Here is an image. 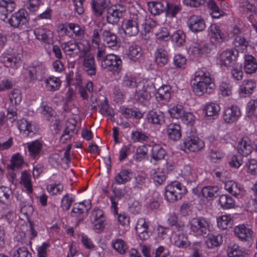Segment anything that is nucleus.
Wrapping results in <instances>:
<instances>
[{
	"label": "nucleus",
	"mask_w": 257,
	"mask_h": 257,
	"mask_svg": "<svg viewBox=\"0 0 257 257\" xmlns=\"http://www.w3.org/2000/svg\"><path fill=\"white\" fill-rule=\"evenodd\" d=\"M0 61L5 66L13 69H17L20 65V59L15 56L3 55Z\"/></svg>",
	"instance_id": "obj_28"
},
{
	"label": "nucleus",
	"mask_w": 257,
	"mask_h": 257,
	"mask_svg": "<svg viewBox=\"0 0 257 257\" xmlns=\"http://www.w3.org/2000/svg\"><path fill=\"white\" fill-rule=\"evenodd\" d=\"M15 3L3 1L0 3V19L5 20L9 13H12L15 8Z\"/></svg>",
	"instance_id": "obj_30"
},
{
	"label": "nucleus",
	"mask_w": 257,
	"mask_h": 257,
	"mask_svg": "<svg viewBox=\"0 0 257 257\" xmlns=\"http://www.w3.org/2000/svg\"><path fill=\"white\" fill-rule=\"evenodd\" d=\"M256 87L255 82L251 79L244 80L240 85L239 94L241 97H246L251 95Z\"/></svg>",
	"instance_id": "obj_16"
},
{
	"label": "nucleus",
	"mask_w": 257,
	"mask_h": 257,
	"mask_svg": "<svg viewBox=\"0 0 257 257\" xmlns=\"http://www.w3.org/2000/svg\"><path fill=\"white\" fill-rule=\"evenodd\" d=\"M109 1L103 0L101 3L93 0L91 2V8L94 15L96 17H100L102 15L105 8L109 6Z\"/></svg>",
	"instance_id": "obj_31"
},
{
	"label": "nucleus",
	"mask_w": 257,
	"mask_h": 257,
	"mask_svg": "<svg viewBox=\"0 0 257 257\" xmlns=\"http://www.w3.org/2000/svg\"><path fill=\"white\" fill-rule=\"evenodd\" d=\"M118 208L117 204L113 201V214L117 215V220L118 222L122 225H125L129 223V218L125 214V213H118Z\"/></svg>",
	"instance_id": "obj_58"
},
{
	"label": "nucleus",
	"mask_w": 257,
	"mask_h": 257,
	"mask_svg": "<svg viewBox=\"0 0 257 257\" xmlns=\"http://www.w3.org/2000/svg\"><path fill=\"white\" fill-rule=\"evenodd\" d=\"M74 200L73 198L69 197L68 194H65L61 199V207L63 210H68Z\"/></svg>",
	"instance_id": "obj_63"
},
{
	"label": "nucleus",
	"mask_w": 257,
	"mask_h": 257,
	"mask_svg": "<svg viewBox=\"0 0 257 257\" xmlns=\"http://www.w3.org/2000/svg\"><path fill=\"white\" fill-rule=\"evenodd\" d=\"M218 226L222 229L231 228L233 224V220L228 215H222L217 218Z\"/></svg>",
	"instance_id": "obj_40"
},
{
	"label": "nucleus",
	"mask_w": 257,
	"mask_h": 257,
	"mask_svg": "<svg viewBox=\"0 0 257 257\" xmlns=\"http://www.w3.org/2000/svg\"><path fill=\"white\" fill-rule=\"evenodd\" d=\"M18 127L21 132L27 136L33 135L37 128L32 122L29 121L25 119H22L18 121Z\"/></svg>",
	"instance_id": "obj_20"
},
{
	"label": "nucleus",
	"mask_w": 257,
	"mask_h": 257,
	"mask_svg": "<svg viewBox=\"0 0 257 257\" xmlns=\"http://www.w3.org/2000/svg\"><path fill=\"white\" fill-rule=\"evenodd\" d=\"M131 139L134 142L143 143L148 140L149 136L147 134L137 130L132 131Z\"/></svg>",
	"instance_id": "obj_51"
},
{
	"label": "nucleus",
	"mask_w": 257,
	"mask_h": 257,
	"mask_svg": "<svg viewBox=\"0 0 257 257\" xmlns=\"http://www.w3.org/2000/svg\"><path fill=\"white\" fill-rule=\"evenodd\" d=\"M218 187L217 186H207L202 188V196L208 200H213L217 194Z\"/></svg>",
	"instance_id": "obj_35"
},
{
	"label": "nucleus",
	"mask_w": 257,
	"mask_h": 257,
	"mask_svg": "<svg viewBox=\"0 0 257 257\" xmlns=\"http://www.w3.org/2000/svg\"><path fill=\"white\" fill-rule=\"evenodd\" d=\"M184 145L186 149L195 152L200 151L204 147V143L197 137L190 136L185 139Z\"/></svg>",
	"instance_id": "obj_9"
},
{
	"label": "nucleus",
	"mask_w": 257,
	"mask_h": 257,
	"mask_svg": "<svg viewBox=\"0 0 257 257\" xmlns=\"http://www.w3.org/2000/svg\"><path fill=\"white\" fill-rule=\"evenodd\" d=\"M188 25L189 29L194 32L202 31L206 27L204 20L197 15H193L189 18Z\"/></svg>",
	"instance_id": "obj_13"
},
{
	"label": "nucleus",
	"mask_w": 257,
	"mask_h": 257,
	"mask_svg": "<svg viewBox=\"0 0 257 257\" xmlns=\"http://www.w3.org/2000/svg\"><path fill=\"white\" fill-rule=\"evenodd\" d=\"M8 22L14 28H18L28 22V13L25 9H21L13 14L8 19Z\"/></svg>",
	"instance_id": "obj_6"
},
{
	"label": "nucleus",
	"mask_w": 257,
	"mask_h": 257,
	"mask_svg": "<svg viewBox=\"0 0 257 257\" xmlns=\"http://www.w3.org/2000/svg\"><path fill=\"white\" fill-rule=\"evenodd\" d=\"M191 231L195 235L204 236L209 231V225L205 218L196 217L192 218L189 223Z\"/></svg>",
	"instance_id": "obj_4"
},
{
	"label": "nucleus",
	"mask_w": 257,
	"mask_h": 257,
	"mask_svg": "<svg viewBox=\"0 0 257 257\" xmlns=\"http://www.w3.org/2000/svg\"><path fill=\"white\" fill-rule=\"evenodd\" d=\"M149 122L154 124H161L164 122V115L160 111H150L147 114Z\"/></svg>",
	"instance_id": "obj_27"
},
{
	"label": "nucleus",
	"mask_w": 257,
	"mask_h": 257,
	"mask_svg": "<svg viewBox=\"0 0 257 257\" xmlns=\"http://www.w3.org/2000/svg\"><path fill=\"white\" fill-rule=\"evenodd\" d=\"M189 51L194 55H201L210 53L211 48L209 43L200 41L190 46Z\"/></svg>",
	"instance_id": "obj_14"
},
{
	"label": "nucleus",
	"mask_w": 257,
	"mask_h": 257,
	"mask_svg": "<svg viewBox=\"0 0 257 257\" xmlns=\"http://www.w3.org/2000/svg\"><path fill=\"white\" fill-rule=\"evenodd\" d=\"M237 149L238 153L242 156L249 155L253 150L251 141L247 137L243 138L238 142Z\"/></svg>",
	"instance_id": "obj_18"
},
{
	"label": "nucleus",
	"mask_w": 257,
	"mask_h": 257,
	"mask_svg": "<svg viewBox=\"0 0 257 257\" xmlns=\"http://www.w3.org/2000/svg\"><path fill=\"white\" fill-rule=\"evenodd\" d=\"M13 257H32L30 252L25 247H19L14 250Z\"/></svg>",
	"instance_id": "obj_62"
},
{
	"label": "nucleus",
	"mask_w": 257,
	"mask_h": 257,
	"mask_svg": "<svg viewBox=\"0 0 257 257\" xmlns=\"http://www.w3.org/2000/svg\"><path fill=\"white\" fill-rule=\"evenodd\" d=\"M169 185L173 188L174 191L176 195L179 196L178 197L180 198H182V194H184L187 192L186 187L177 181L171 182Z\"/></svg>",
	"instance_id": "obj_52"
},
{
	"label": "nucleus",
	"mask_w": 257,
	"mask_h": 257,
	"mask_svg": "<svg viewBox=\"0 0 257 257\" xmlns=\"http://www.w3.org/2000/svg\"><path fill=\"white\" fill-rule=\"evenodd\" d=\"M224 188L230 194L239 197L243 192V188L241 185L232 180H228L225 183Z\"/></svg>",
	"instance_id": "obj_19"
},
{
	"label": "nucleus",
	"mask_w": 257,
	"mask_h": 257,
	"mask_svg": "<svg viewBox=\"0 0 257 257\" xmlns=\"http://www.w3.org/2000/svg\"><path fill=\"white\" fill-rule=\"evenodd\" d=\"M209 35L211 39L219 43H221L225 40V36L221 31L219 27L216 24H212L210 26L209 31Z\"/></svg>",
	"instance_id": "obj_26"
},
{
	"label": "nucleus",
	"mask_w": 257,
	"mask_h": 257,
	"mask_svg": "<svg viewBox=\"0 0 257 257\" xmlns=\"http://www.w3.org/2000/svg\"><path fill=\"white\" fill-rule=\"evenodd\" d=\"M33 206L26 202L21 201L20 203V212L24 214L27 218L28 221L30 220L29 218L34 212Z\"/></svg>",
	"instance_id": "obj_44"
},
{
	"label": "nucleus",
	"mask_w": 257,
	"mask_h": 257,
	"mask_svg": "<svg viewBox=\"0 0 257 257\" xmlns=\"http://www.w3.org/2000/svg\"><path fill=\"white\" fill-rule=\"evenodd\" d=\"M121 112L124 113L127 117L134 116L136 118L140 119L143 116V113L137 108L132 109L123 108L121 109Z\"/></svg>",
	"instance_id": "obj_57"
},
{
	"label": "nucleus",
	"mask_w": 257,
	"mask_h": 257,
	"mask_svg": "<svg viewBox=\"0 0 257 257\" xmlns=\"http://www.w3.org/2000/svg\"><path fill=\"white\" fill-rule=\"evenodd\" d=\"M235 236L241 241H249L252 239L253 231L244 224L236 226L234 228Z\"/></svg>",
	"instance_id": "obj_11"
},
{
	"label": "nucleus",
	"mask_w": 257,
	"mask_h": 257,
	"mask_svg": "<svg viewBox=\"0 0 257 257\" xmlns=\"http://www.w3.org/2000/svg\"><path fill=\"white\" fill-rule=\"evenodd\" d=\"M127 54L131 60L136 61L142 56L143 51L139 45L133 44L128 47Z\"/></svg>",
	"instance_id": "obj_33"
},
{
	"label": "nucleus",
	"mask_w": 257,
	"mask_h": 257,
	"mask_svg": "<svg viewBox=\"0 0 257 257\" xmlns=\"http://www.w3.org/2000/svg\"><path fill=\"white\" fill-rule=\"evenodd\" d=\"M167 132L169 138L173 141H178L181 137V126L178 123H171L168 124Z\"/></svg>",
	"instance_id": "obj_21"
},
{
	"label": "nucleus",
	"mask_w": 257,
	"mask_h": 257,
	"mask_svg": "<svg viewBox=\"0 0 257 257\" xmlns=\"http://www.w3.org/2000/svg\"><path fill=\"white\" fill-rule=\"evenodd\" d=\"M83 65L85 71L89 75H94L96 73V67L94 58L92 54H89L85 57Z\"/></svg>",
	"instance_id": "obj_23"
},
{
	"label": "nucleus",
	"mask_w": 257,
	"mask_h": 257,
	"mask_svg": "<svg viewBox=\"0 0 257 257\" xmlns=\"http://www.w3.org/2000/svg\"><path fill=\"white\" fill-rule=\"evenodd\" d=\"M222 242V237L220 234H218L217 235L210 234L207 236L205 241L206 245L209 248L217 247L219 246Z\"/></svg>",
	"instance_id": "obj_38"
},
{
	"label": "nucleus",
	"mask_w": 257,
	"mask_h": 257,
	"mask_svg": "<svg viewBox=\"0 0 257 257\" xmlns=\"http://www.w3.org/2000/svg\"><path fill=\"white\" fill-rule=\"evenodd\" d=\"M148 10L151 14L155 16L160 14L165 11L167 7L164 2H152L148 3Z\"/></svg>",
	"instance_id": "obj_29"
},
{
	"label": "nucleus",
	"mask_w": 257,
	"mask_h": 257,
	"mask_svg": "<svg viewBox=\"0 0 257 257\" xmlns=\"http://www.w3.org/2000/svg\"><path fill=\"white\" fill-rule=\"evenodd\" d=\"M11 168L14 170L15 168H20L24 163L22 156L19 153L14 155L11 159Z\"/></svg>",
	"instance_id": "obj_61"
},
{
	"label": "nucleus",
	"mask_w": 257,
	"mask_h": 257,
	"mask_svg": "<svg viewBox=\"0 0 257 257\" xmlns=\"http://www.w3.org/2000/svg\"><path fill=\"white\" fill-rule=\"evenodd\" d=\"M21 183L24 185L29 193H31L32 192L33 188L31 181V175L26 171L22 173Z\"/></svg>",
	"instance_id": "obj_46"
},
{
	"label": "nucleus",
	"mask_w": 257,
	"mask_h": 257,
	"mask_svg": "<svg viewBox=\"0 0 257 257\" xmlns=\"http://www.w3.org/2000/svg\"><path fill=\"white\" fill-rule=\"evenodd\" d=\"M219 202L224 209H230L233 208L235 205V202L232 197L223 194L221 195L219 199Z\"/></svg>",
	"instance_id": "obj_41"
},
{
	"label": "nucleus",
	"mask_w": 257,
	"mask_h": 257,
	"mask_svg": "<svg viewBox=\"0 0 257 257\" xmlns=\"http://www.w3.org/2000/svg\"><path fill=\"white\" fill-rule=\"evenodd\" d=\"M246 166L248 173L251 175H255L257 173V161L256 160H249L246 163Z\"/></svg>",
	"instance_id": "obj_64"
},
{
	"label": "nucleus",
	"mask_w": 257,
	"mask_h": 257,
	"mask_svg": "<svg viewBox=\"0 0 257 257\" xmlns=\"http://www.w3.org/2000/svg\"><path fill=\"white\" fill-rule=\"evenodd\" d=\"M238 55V50H228L221 52L218 57L219 64L221 67L231 66L235 61Z\"/></svg>",
	"instance_id": "obj_7"
},
{
	"label": "nucleus",
	"mask_w": 257,
	"mask_h": 257,
	"mask_svg": "<svg viewBox=\"0 0 257 257\" xmlns=\"http://www.w3.org/2000/svg\"><path fill=\"white\" fill-rule=\"evenodd\" d=\"M178 196H179L177 195L174 191L173 188H172L169 184H168L166 187L165 194V197L166 199L168 202H174L178 199H181Z\"/></svg>",
	"instance_id": "obj_55"
},
{
	"label": "nucleus",
	"mask_w": 257,
	"mask_h": 257,
	"mask_svg": "<svg viewBox=\"0 0 257 257\" xmlns=\"http://www.w3.org/2000/svg\"><path fill=\"white\" fill-rule=\"evenodd\" d=\"M156 98L159 100L168 101L171 98V87L167 85H164L160 87L157 91Z\"/></svg>",
	"instance_id": "obj_34"
},
{
	"label": "nucleus",
	"mask_w": 257,
	"mask_h": 257,
	"mask_svg": "<svg viewBox=\"0 0 257 257\" xmlns=\"http://www.w3.org/2000/svg\"><path fill=\"white\" fill-rule=\"evenodd\" d=\"M135 229L140 239L145 240L149 238L150 236V232L148 230L149 225L144 218H141L138 219Z\"/></svg>",
	"instance_id": "obj_12"
},
{
	"label": "nucleus",
	"mask_w": 257,
	"mask_h": 257,
	"mask_svg": "<svg viewBox=\"0 0 257 257\" xmlns=\"http://www.w3.org/2000/svg\"><path fill=\"white\" fill-rule=\"evenodd\" d=\"M214 87L209 73L201 71L196 72L192 82V90L196 95L201 96L204 93H210Z\"/></svg>",
	"instance_id": "obj_2"
},
{
	"label": "nucleus",
	"mask_w": 257,
	"mask_h": 257,
	"mask_svg": "<svg viewBox=\"0 0 257 257\" xmlns=\"http://www.w3.org/2000/svg\"><path fill=\"white\" fill-rule=\"evenodd\" d=\"M246 112L249 117H257V99H251L247 103Z\"/></svg>",
	"instance_id": "obj_56"
},
{
	"label": "nucleus",
	"mask_w": 257,
	"mask_h": 257,
	"mask_svg": "<svg viewBox=\"0 0 257 257\" xmlns=\"http://www.w3.org/2000/svg\"><path fill=\"white\" fill-rule=\"evenodd\" d=\"M170 38L172 41L174 42L177 46L180 47L185 43L186 36L182 31L178 30L174 32L170 36Z\"/></svg>",
	"instance_id": "obj_43"
},
{
	"label": "nucleus",
	"mask_w": 257,
	"mask_h": 257,
	"mask_svg": "<svg viewBox=\"0 0 257 257\" xmlns=\"http://www.w3.org/2000/svg\"><path fill=\"white\" fill-rule=\"evenodd\" d=\"M240 115L239 108L237 106L232 105L224 110L223 118L226 123H232L236 121Z\"/></svg>",
	"instance_id": "obj_10"
},
{
	"label": "nucleus",
	"mask_w": 257,
	"mask_h": 257,
	"mask_svg": "<svg viewBox=\"0 0 257 257\" xmlns=\"http://www.w3.org/2000/svg\"><path fill=\"white\" fill-rule=\"evenodd\" d=\"M10 104L18 105L22 100L21 91L20 89H14L9 94Z\"/></svg>",
	"instance_id": "obj_54"
},
{
	"label": "nucleus",
	"mask_w": 257,
	"mask_h": 257,
	"mask_svg": "<svg viewBox=\"0 0 257 257\" xmlns=\"http://www.w3.org/2000/svg\"><path fill=\"white\" fill-rule=\"evenodd\" d=\"M12 194L11 190L6 187H0V202L3 204L6 203Z\"/></svg>",
	"instance_id": "obj_60"
},
{
	"label": "nucleus",
	"mask_w": 257,
	"mask_h": 257,
	"mask_svg": "<svg viewBox=\"0 0 257 257\" xmlns=\"http://www.w3.org/2000/svg\"><path fill=\"white\" fill-rule=\"evenodd\" d=\"M166 155V152L162 146L158 144H154L151 150V162L153 160V163H156L158 161L164 159Z\"/></svg>",
	"instance_id": "obj_25"
},
{
	"label": "nucleus",
	"mask_w": 257,
	"mask_h": 257,
	"mask_svg": "<svg viewBox=\"0 0 257 257\" xmlns=\"http://www.w3.org/2000/svg\"><path fill=\"white\" fill-rule=\"evenodd\" d=\"M34 34L37 39L45 44H51L53 42V33L46 29L38 28L34 30Z\"/></svg>",
	"instance_id": "obj_17"
},
{
	"label": "nucleus",
	"mask_w": 257,
	"mask_h": 257,
	"mask_svg": "<svg viewBox=\"0 0 257 257\" xmlns=\"http://www.w3.org/2000/svg\"><path fill=\"white\" fill-rule=\"evenodd\" d=\"M105 218L102 210L94 209L92 214V221L93 224H104Z\"/></svg>",
	"instance_id": "obj_47"
},
{
	"label": "nucleus",
	"mask_w": 257,
	"mask_h": 257,
	"mask_svg": "<svg viewBox=\"0 0 257 257\" xmlns=\"http://www.w3.org/2000/svg\"><path fill=\"white\" fill-rule=\"evenodd\" d=\"M144 15H140L138 12L134 16L132 19L127 20L123 23L122 27L121 29L119 28L118 25H116L117 29L120 34L123 32L131 36H136L139 33V25H141V23H144Z\"/></svg>",
	"instance_id": "obj_3"
},
{
	"label": "nucleus",
	"mask_w": 257,
	"mask_h": 257,
	"mask_svg": "<svg viewBox=\"0 0 257 257\" xmlns=\"http://www.w3.org/2000/svg\"><path fill=\"white\" fill-rule=\"evenodd\" d=\"M140 15H144L145 20L144 23H141V25L144 27V29L146 32L150 31V29L155 27L157 25V23L155 21L150 19H147V15L146 12L143 11L139 12Z\"/></svg>",
	"instance_id": "obj_50"
},
{
	"label": "nucleus",
	"mask_w": 257,
	"mask_h": 257,
	"mask_svg": "<svg viewBox=\"0 0 257 257\" xmlns=\"http://www.w3.org/2000/svg\"><path fill=\"white\" fill-rule=\"evenodd\" d=\"M113 249L120 254H124L127 249V246L125 241L120 238L113 240Z\"/></svg>",
	"instance_id": "obj_48"
},
{
	"label": "nucleus",
	"mask_w": 257,
	"mask_h": 257,
	"mask_svg": "<svg viewBox=\"0 0 257 257\" xmlns=\"http://www.w3.org/2000/svg\"><path fill=\"white\" fill-rule=\"evenodd\" d=\"M169 113L172 117L179 119L181 115L183 114L184 109L181 105H171L168 110Z\"/></svg>",
	"instance_id": "obj_49"
},
{
	"label": "nucleus",
	"mask_w": 257,
	"mask_h": 257,
	"mask_svg": "<svg viewBox=\"0 0 257 257\" xmlns=\"http://www.w3.org/2000/svg\"><path fill=\"white\" fill-rule=\"evenodd\" d=\"M122 85L131 88H136L134 96L135 100L144 103L151 98V95L148 91L149 85L145 80H137L131 75L126 74L123 78Z\"/></svg>",
	"instance_id": "obj_1"
},
{
	"label": "nucleus",
	"mask_w": 257,
	"mask_h": 257,
	"mask_svg": "<svg viewBox=\"0 0 257 257\" xmlns=\"http://www.w3.org/2000/svg\"><path fill=\"white\" fill-rule=\"evenodd\" d=\"M131 175L129 170H122L115 176V182L117 184H124L131 180Z\"/></svg>",
	"instance_id": "obj_42"
},
{
	"label": "nucleus",
	"mask_w": 257,
	"mask_h": 257,
	"mask_svg": "<svg viewBox=\"0 0 257 257\" xmlns=\"http://www.w3.org/2000/svg\"><path fill=\"white\" fill-rule=\"evenodd\" d=\"M227 253L228 257H243L244 250L238 245L233 244L228 247Z\"/></svg>",
	"instance_id": "obj_39"
},
{
	"label": "nucleus",
	"mask_w": 257,
	"mask_h": 257,
	"mask_svg": "<svg viewBox=\"0 0 257 257\" xmlns=\"http://www.w3.org/2000/svg\"><path fill=\"white\" fill-rule=\"evenodd\" d=\"M155 61L160 67L165 66L168 62L169 54L163 47L157 49L155 53Z\"/></svg>",
	"instance_id": "obj_22"
},
{
	"label": "nucleus",
	"mask_w": 257,
	"mask_h": 257,
	"mask_svg": "<svg viewBox=\"0 0 257 257\" xmlns=\"http://www.w3.org/2000/svg\"><path fill=\"white\" fill-rule=\"evenodd\" d=\"M46 88L48 91H55L59 89L61 86V80L58 77H49L45 81Z\"/></svg>",
	"instance_id": "obj_36"
},
{
	"label": "nucleus",
	"mask_w": 257,
	"mask_h": 257,
	"mask_svg": "<svg viewBox=\"0 0 257 257\" xmlns=\"http://www.w3.org/2000/svg\"><path fill=\"white\" fill-rule=\"evenodd\" d=\"M203 110L207 116L212 117L213 118H214V117L218 114L220 107L217 103L208 102L204 105Z\"/></svg>",
	"instance_id": "obj_32"
},
{
	"label": "nucleus",
	"mask_w": 257,
	"mask_h": 257,
	"mask_svg": "<svg viewBox=\"0 0 257 257\" xmlns=\"http://www.w3.org/2000/svg\"><path fill=\"white\" fill-rule=\"evenodd\" d=\"M209 9L211 11V15L213 18H218L224 15V13L220 10L216 3L213 0H209L207 2Z\"/></svg>",
	"instance_id": "obj_45"
},
{
	"label": "nucleus",
	"mask_w": 257,
	"mask_h": 257,
	"mask_svg": "<svg viewBox=\"0 0 257 257\" xmlns=\"http://www.w3.org/2000/svg\"><path fill=\"white\" fill-rule=\"evenodd\" d=\"M244 69L246 73L252 74L257 69V62L253 56L245 55L244 56Z\"/></svg>",
	"instance_id": "obj_24"
},
{
	"label": "nucleus",
	"mask_w": 257,
	"mask_h": 257,
	"mask_svg": "<svg viewBox=\"0 0 257 257\" xmlns=\"http://www.w3.org/2000/svg\"><path fill=\"white\" fill-rule=\"evenodd\" d=\"M125 13V9L124 7L119 5L117 8L116 5L113 6V24L118 23L119 19H122Z\"/></svg>",
	"instance_id": "obj_53"
},
{
	"label": "nucleus",
	"mask_w": 257,
	"mask_h": 257,
	"mask_svg": "<svg viewBox=\"0 0 257 257\" xmlns=\"http://www.w3.org/2000/svg\"><path fill=\"white\" fill-rule=\"evenodd\" d=\"M91 208L90 203L87 202L86 204L84 202L75 203L70 212V215L73 217H79L77 224L78 225L81 221L84 219L83 216L81 217V215H83L84 212L87 213Z\"/></svg>",
	"instance_id": "obj_8"
},
{
	"label": "nucleus",
	"mask_w": 257,
	"mask_h": 257,
	"mask_svg": "<svg viewBox=\"0 0 257 257\" xmlns=\"http://www.w3.org/2000/svg\"><path fill=\"white\" fill-rule=\"evenodd\" d=\"M42 143L39 140L27 144L29 156L32 159H38L42 152Z\"/></svg>",
	"instance_id": "obj_15"
},
{
	"label": "nucleus",
	"mask_w": 257,
	"mask_h": 257,
	"mask_svg": "<svg viewBox=\"0 0 257 257\" xmlns=\"http://www.w3.org/2000/svg\"><path fill=\"white\" fill-rule=\"evenodd\" d=\"M186 234L185 233H179L174 238L175 245L179 247L185 248L190 245V242L188 240Z\"/></svg>",
	"instance_id": "obj_37"
},
{
	"label": "nucleus",
	"mask_w": 257,
	"mask_h": 257,
	"mask_svg": "<svg viewBox=\"0 0 257 257\" xmlns=\"http://www.w3.org/2000/svg\"><path fill=\"white\" fill-rule=\"evenodd\" d=\"M151 177L154 182L158 185L162 184L166 179V177L163 172L153 170L150 172Z\"/></svg>",
	"instance_id": "obj_59"
},
{
	"label": "nucleus",
	"mask_w": 257,
	"mask_h": 257,
	"mask_svg": "<svg viewBox=\"0 0 257 257\" xmlns=\"http://www.w3.org/2000/svg\"><path fill=\"white\" fill-rule=\"evenodd\" d=\"M30 81H41L45 78L46 67L41 63H32V66L27 68Z\"/></svg>",
	"instance_id": "obj_5"
}]
</instances>
